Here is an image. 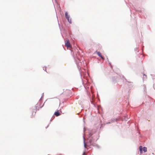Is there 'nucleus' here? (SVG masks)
<instances>
[{
  "label": "nucleus",
  "instance_id": "obj_9",
  "mask_svg": "<svg viewBox=\"0 0 155 155\" xmlns=\"http://www.w3.org/2000/svg\"><path fill=\"white\" fill-rule=\"evenodd\" d=\"M86 144H85V143H84V147H85V148H86Z\"/></svg>",
  "mask_w": 155,
  "mask_h": 155
},
{
  "label": "nucleus",
  "instance_id": "obj_1",
  "mask_svg": "<svg viewBox=\"0 0 155 155\" xmlns=\"http://www.w3.org/2000/svg\"><path fill=\"white\" fill-rule=\"evenodd\" d=\"M65 45L67 48H72V46L70 43V41L67 39H66L65 41Z\"/></svg>",
  "mask_w": 155,
  "mask_h": 155
},
{
  "label": "nucleus",
  "instance_id": "obj_3",
  "mask_svg": "<svg viewBox=\"0 0 155 155\" xmlns=\"http://www.w3.org/2000/svg\"><path fill=\"white\" fill-rule=\"evenodd\" d=\"M65 15L66 18L68 20V22L70 23H71V19H70V16L69 15H68V13L67 12H66L65 13Z\"/></svg>",
  "mask_w": 155,
  "mask_h": 155
},
{
  "label": "nucleus",
  "instance_id": "obj_10",
  "mask_svg": "<svg viewBox=\"0 0 155 155\" xmlns=\"http://www.w3.org/2000/svg\"><path fill=\"white\" fill-rule=\"evenodd\" d=\"M140 151V153H142V150H141V151Z\"/></svg>",
  "mask_w": 155,
  "mask_h": 155
},
{
  "label": "nucleus",
  "instance_id": "obj_8",
  "mask_svg": "<svg viewBox=\"0 0 155 155\" xmlns=\"http://www.w3.org/2000/svg\"><path fill=\"white\" fill-rule=\"evenodd\" d=\"M89 142L91 144L92 143H93V141L91 140H89Z\"/></svg>",
  "mask_w": 155,
  "mask_h": 155
},
{
  "label": "nucleus",
  "instance_id": "obj_2",
  "mask_svg": "<svg viewBox=\"0 0 155 155\" xmlns=\"http://www.w3.org/2000/svg\"><path fill=\"white\" fill-rule=\"evenodd\" d=\"M37 106L36 107L35 109H33L32 110V115L31 116V118H33L34 117L35 115L36 110L37 109Z\"/></svg>",
  "mask_w": 155,
  "mask_h": 155
},
{
  "label": "nucleus",
  "instance_id": "obj_7",
  "mask_svg": "<svg viewBox=\"0 0 155 155\" xmlns=\"http://www.w3.org/2000/svg\"><path fill=\"white\" fill-rule=\"evenodd\" d=\"M143 148H142V146H140L139 147V149L140 151H141V150H142Z\"/></svg>",
  "mask_w": 155,
  "mask_h": 155
},
{
  "label": "nucleus",
  "instance_id": "obj_6",
  "mask_svg": "<svg viewBox=\"0 0 155 155\" xmlns=\"http://www.w3.org/2000/svg\"><path fill=\"white\" fill-rule=\"evenodd\" d=\"M143 150L145 152H146L147 150V148L145 147H144L143 148Z\"/></svg>",
  "mask_w": 155,
  "mask_h": 155
},
{
  "label": "nucleus",
  "instance_id": "obj_4",
  "mask_svg": "<svg viewBox=\"0 0 155 155\" xmlns=\"http://www.w3.org/2000/svg\"><path fill=\"white\" fill-rule=\"evenodd\" d=\"M95 53H96V54L98 55V56L100 57L102 59H104V58L102 56L101 53L100 52L96 51L95 52Z\"/></svg>",
  "mask_w": 155,
  "mask_h": 155
},
{
  "label": "nucleus",
  "instance_id": "obj_5",
  "mask_svg": "<svg viewBox=\"0 0 155 155\" xmlns=\"http://www.w3.org/2000/svg\"><path fill=\"white\" fill-rule=\"evenodd\" d=\"M60 113L58 111L57 112H55L54 115L56 116H58L60 115Z\"/></svg>",
  "mask_w": 155,
  "mask_h": 155
}]
</instances>
